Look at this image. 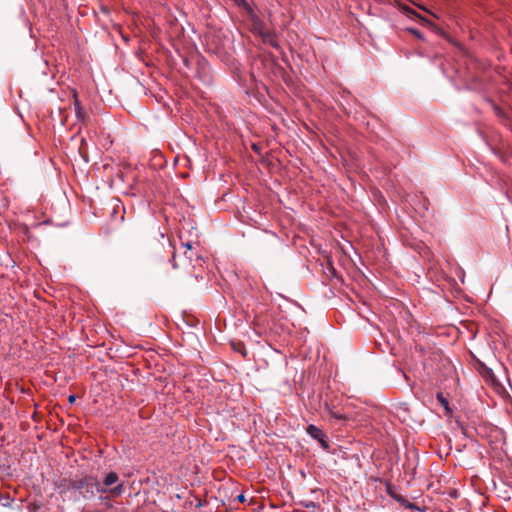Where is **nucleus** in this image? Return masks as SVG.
Returning <instances> with one entry per match:
<instances>
[{"label": "nucleus", "instance_id": "423d86ee", "mask_svg": "<svg viewBox=\"0 0 512 512\" xmlns=\"http://www.w3.org/2000/svg\"><path fill=\"white\" fill-rule=\"evenodd\" d=\"M118 479H119V477H118L117 473L110 472L104 478L103 484L105 486H111V485L115 484L118 481Z\"/></svg>", "mask_w": 512, "mask_h": 512}, {"label": "nucleus", "instance_id": "f03ea898", "mask_svg": "<svg viewBox=\"0 0 512 512\" xmlns=\"http://www.w3.org/2000/svg\"><path fill=\"white\" fill-rule=\"evenodd\" d=\"M72 96L76 118L80 123L85 124L88 120V114L83 110L76 90H73Z\"/></svg>", "mask_w": 512, "mask_h": 512}, {"label": "nucleus", "instance_id": "1a4fd4ad", "mask_svg": "<svg viewBox=\"0 0 512 512\" xmlns=\"http://www.w3.org/2000/svg\"><path fill=\"white\" fill-rule=\"evenodd\" d=\"M124 491V486L122 483L118 484L117 486L113 487L110 492L114 495V496H120L122 495Z\"/></svg>", "mask_w": 512, "mask_h": 512}, {"label": "nucleus", "instance_id": "6ab92c4d", "mask_svg": "<svg viewBox=\"0 0 512 512\" xmlns=\"http://www.w3.org/2000/svg\"><path fill=\"white\" fill-rule=\"evenodd\" d=\"M98 491H99V492H102V493L106 492V490H105V489H102V488H99V489H98Z\"/></svg>", "mask_w": 512, "mask_h": 512}, {"label": "nucleus", "instance_id": "7ed1b4c3", "mask_svg": "<svg viewBox=\"0 0 512 512\" xmlns=\"http://www.w3.org/2000/svg\"><path fill=\"white\" fill-rule=\"evenodd\" d=\"M327 409H328L330 416L336 420L346 421L349 419V417L345 413H342L340 410H338L334 406L327 405Z\"/></svg>", "mask_w": 512, "mask_h": 512}, {"label": "nucleus", "instance_id": "4468645a", "mask_svg": "<svg viewBox=\"0 0 512 512\" xmlns=\"http://www.w3.org/2000/svg\"><path fill=\"white\" fill-rule=\"evenodd\" d=\"M236 500H238L239 502L243 503V502H245L246 498H245L244 494H239L236 497Z\"/></svg>", "mask_w": 512, "mask_h": 512}, {"label": "nucleus", "instance_id": "9b49d317", "mask_svg": "<svg viewBox=\"0 0 512 512\" xmlns=\"http://www.w3.org/2000/svg\"><path fill=\"white\" fill-rule=\"evenodd\" d=\"M63 111H64V110H63L62 108H59V113H60V115H61L60 122H61V124H62L63 126H65V125H66V122H67V116L62 115V114H63Z\"/></svg>", "mask_w": 512, "mask_h": 512}, {"label": "nucleus", "instance_id": "20e7f679", "mask_svg": "<svg viewBox=\"0 0 512 512\" xmlns=\"http://www.w3.org/2000/svg\"><path fill=\"white\" fill-rule=\"evenodd\" d=\"M261 38L264 43L269 44L274 48L279 47L277 39L269 31H261Z\"/></svg>", "mask_w": 512, "mask_h": 512}, {"label": "nucleus", "instance_id": "39448f33", "mask_svg": "<svg viewBox=\"0 0 512 512\" xmlns=\"http://www.w3.org/2000/svg\"><path fill=\"white\" fill-rule=\"evenodd\" d=\"M307 432L312 438L316 439L317 441H322L323 438H325V434L322 432V430L314 425H309L307 428Z\"/></svg>", "mask_w": 512, "mask_h": 512}, {"label": "nucleus", "instance_id": "6e6552de", "mask_svg": "<svg viewBox=\"0 0 512 512\" xmlns=\"http://www.w3.org/2000/svg\"><path fill=\"white\" fill-rule=\"evenodd\" d=\"M437 400L441 403V405L446 409V410H449V402L448 400L444 397V395L439 392L437 394Z\"/></svg>", "mask_w": 512, "mask_h": 512}, {"label": "nucleus", "instance_id": "f257e3e1", "mask_svg": "<svg viewBox=\"0 0 512 512\" xmlns=\"http://www.w3.org/2000/svg\"><path fill=\"white\" fill-rule=\"evenodd\" d=\"M269 320L268 309L264 306H258L251 320L252 327L256 334L262 335L267 331Z\"/></svg>", "mask_w": 512, "mask_h": 512}, {"label": "nucleus", "instance_id": "f3484780", "mask_svg": "<svg viewBox=\"0 0 512 512\" xmlns=\"http://www.w3.org/2000/svg\"><path fill=\"white\" fill-rule=\"evenodd\" d=\"M75 399H76L75 395H70L68 398L70 403H73L75 401Z\"/></svg>", "mask_w": 512, "mask_h": 512}, {"label": "nucleus", "instance_id": "0eeeda50", "mask_svg": "<svg viewBox=\"0 0 512 512\" xmlns=\"http://www.w3.org/2000/svg\"><path fill=\"white\" fill-rule=\"evenodd\" d=\"M261 31H266L264 25L259 19H255L253 21V32L261 37Z\"/></svg>", "mask_w": 512, "mask_h": 512}, {"label": "nucleus", "instance_id": "a211bd4d", "mask_svg": "<svg viewBox=\"0 0 512 512\" xmlns=\"http://www.w3.org/2000/svg\"><path fill=\"white\" fill-rule=\"evenodd\" d=\"M174 257H175V255H173V258ZM172 265H173V268H177V265H176V263L174 261H173Z\"/></svg>", "mask_w": 512, "mask_h": 512}, {"label": "nucleus", "instance_id": "ddd939ff", "mask_svg": "<svg viewBox=\"0 0 512 512\" xmlns=\"http://www.w3.org/2000/svg\"><path fill=\"white\" fill-rule=\"evenodd\" d=\"M184 255L189 259V260H192L193 259V252L192 251H189V250H184Z\"/></svg>", "mask_w": 512, "mask_h": 512}, {"label": "nucleus", "instance_id": "dca6fc26", "mask_svg": "<svg viewBox=\"0 0 512 512\" xmlns=\"http://www.w3.org/2000/svg\"><path fill=\"white\" fill-rule=\"evenodd\" d=\"M320 444L322 445L323 448L327 449L328 448V443L325 441V438H323L322 441H319Z\"/></svg>", "mask_w": 512, "mask_h": 512}, {"label": "nucleus", "instance_id": "f8f14e48", "mask_svg": "<svg viewBox=\"0 0 512 512\" xmlns=\"http://www.w3.org/2000/svg\"><path fill=\"white\" fill-rule=\"evenodd\" d=\"M181 246H182V248H184L185 250L192 251V244H191L190 242L181 243Z\"/></svg>", "mask_w": 512, "mask_h": 512}, {"label": "nucleus", "instance_id": "2eb2a0df", "mask_svg": "<svg viewBox=\"0 0 512 512\" xmlns=\"http://www.w3.org/2000/svg\"><path fill=\"white\" fill-rule=\"evenodd\" d=\"M235 2V4H237L238 6H243L246 4V0H233Z\"/></svg>", "mask_w": 512, "mask_h": 512}, {"label": "nucleus", "instance_id": "9d476101", "mask_svg": "<svg viewBox=\"0 0 512 512\" xmlns=\"http://www.w3.org/2000/svg\"><path fill=\"white\" fill-rule=\"evenodd\" d=\"M402 505L407 508V509H410V510H419V508L417 507V505L415 503H411V502H408L402 498H399L398 499Z\"/></svg>", "mask_w": 512, "mask_h": 512}]
</instances>
